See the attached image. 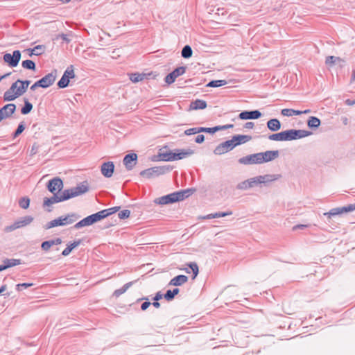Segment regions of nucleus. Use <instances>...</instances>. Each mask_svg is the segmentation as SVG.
<instances>
[{"mask_svg": "<svg viewBox=\"0 0 355 355\" xmlns=\"http://www.w3.org/2000/svg\"><path fill=\"white\" fill-rule=\"evenodd\" d=\"M88 190L89 187L87 184L86 182L82 183L74 188L64 190L60 195H53L51 198H45L44 199V206L50 207L55 203L62 202L69 198L82 195L87 192Z\"/></svg>", "mask_w": 355, "mask_h": 355, "instance_id": "1", "label": "nucleus"}, {"mask_svg": "<svg viewBox=\"0 0 355 355\" xmlns=\"http://www.w3.org/2000/svg\"><path fill=\"white\" fill-rule=\"evenodd\" d=\"M31 82L29 80H17L4 92L3 101H12L21 96L27 90Z\"/></svg>", "mask_w": 355, "mask_h": 355, "instance_id": "2", "label": "nucleus"}, {"mask_svg": "<svg viewBox=\"0 0 355 355\" xmlns=\"http://www.w3.org/2000/svg\"><path fill=\"white\" fill-rule=\"evenodd\" d=\"M191 194L190 189L182 190L174 192L166 196H164L154 200V202L157 205H164L182 201Z\"/></svg>", "mask_w": 355, "mask_h": 355, "instance_id": "3", "label": "nucleus"}, {"mask_svg": "<svg viewBox=\"0 0 355 355\" xmlns=\"http://www.w3.org/2000/svg\"><path fill=\"white\" fill-rule=\"evenodd\" d=\"M252 137L248 135L234 136L231 140L227 141L222 144L220 146H218L216 149V152L218 154L227 152L228 150L232 149L234 146L241 144H244L250 141Z\"/></svg>", "mask_w": 355, "mask_h": 355, "instance_id": "4", "label": "nucleus"}, {"mask_svg": "<svg viewBox=\"0 0 355 355\" xmlns=\"http://www.w3.org/2000/svg\"><path fill=\"white\" fill-rule=\"evenodd\" d=\"M193 154L191 150L178 149L175 152L168 150L159 153V158L162 161L171 162L182 159Z\"/></svg>", "mask_w": 355, "mask_h": 355, "instance_id": "5", "label": "nucleus"}, {"mask_svg": "<svg viewBox=\"0 0 355 355\" xmlns=\"http://www.w3.org/2000/svg\"><path fill=\"white\" fill-rule=\"evenodd\" d=\"M268 176H258L253 178L248 179L245 181H243L239 184L238 189H242V190H246L250 188L254 187L256 185L261 183H264L267 181H268Z\"/></svg>", "mask_w": 355, "mask_h": 355, "instance_id": "6", "label": "nucleus"}, {"mask_svg": "<svg viewBox=\"0 0 355 355\" xmlns=\"http://www.w3.org/2000/svg\"><path fill=\"white\" fill-rule=\"evenodd\" d=\"M284 141H290L308 136L309 134L304 130H288L283 131Z\"/></svg>", "mask_w": 355, "mask_h": 355, "instance_id": "7", "label": "nucleus"}, {"mask_svg": "<svg viewBox=\"0 0 355 355\" xmlns=\"http://www.w3.org/2000/svg\"><path fill=\"white\" fill-rule=\"evenodd\" d=\"M33 217L30 216H25L21 219L15 222L12 225L6 227L5 231L6 232H10L18 228L25 227L29 225L33 221Z\"/></svg>", "mask_w": 355, "mask_h": 355, "instance_id": "8", "label": "nucleus"}, {"mask_svg": "<svg viewBox=\"0 0 355 355\" xmlns=\"http://www.w3.org/2000/svg\"><path fill=\"white\" fill-rule=\"evenodd\" d=\"M101 220H102L101 215L99 214V212H97L94 214H92L83 218V220L77 223L75 225V227L78 229L85 226H89Z\"/></svg>", "mask_w": 355, "mask_h": 355, "instance_id": "9", "label": "nucleus"}, {"mask_svg": "<svg viewBox=\"0 0 355 355\" xmlns=\"http://www.w3.org/2000/svg\"><path fill=\"white\" fill-rule=\"evenodd\" d=\"M20 58L21 53L18 50L13 51L12 55H11L10 53H6L3 55L4 62L12 67H15L18 64Z\"/></svg>", "mask_w": 355, "mask_h": 355, "instance_id": "10", "label": "nucleus"}, {"mask_svg": "<svg viewBox=\"0 0 355 355\" xmlns=\"http://www.w3.org/2000/svg\"><path fill=\"white\" fill-rule=\"evenodd\" d=\"M164 173V169L162 167H152L142 171L140 175L145 178H153Z\"/></svg>", "mask_w": 355, "mask_h": 355, "instance_id": "11", "label": "nucleus"}, {"mask_svg": "<svg viewBox=\"0 0 355 355\" xmlns=\"http://www.w3.org/2000/svg\"><path fill=\"white\" fill-rule=\"evenodd\" d=\"M47 187L53 195H58L63 187V182L61 179L55 178L49 182Z\"/></svg>", "mask_w": 355, "mask_h": 355, "instance_id": "12", "label": "nucleus"}, {"mask_svg": "<svg viewBox=\"0 0 355 355\" xmlns=\"http://www.w3.org/2000/svg\"><path fill=\"white\" fill-rule=\"evenodd\" d=\"M16 105L14 103H9L0 109V121L11 116L15 112Z\"/></svg>", "mask_w": 355, "mask_h": 355, "instance_id": "13", "label": "nucleus"}, {"mask_svg": "<svg viewBox=\"0 0 355 355\" xmlns=\"http://www.w3.org/2000/svg\"><path fill=\"white\" fill-rule=\"evenodd\" d=\"M186 71V67H180L168 74L165 78V82L170 85L175 82V79L180 76L184 74Z\"/></svg>", "mask_w": 355, "mask_h": 355, "instance_id": "14", "label": "nucleus"}, {"mask_svg": "<svg viewBox=\"0 0 355 355\" xmlns=\"http://www.w3.org/2000/svg\"><path fill=\"white\" fill-rule=\"evenodd\" d=\"M137 155L135 153L126 155L123 159V164L128 170H131L137 164Z\"/></svg>", "mask_w": 355, "mask_h": 355, "instance_id": "15", "label": "nucleus"}, {"mask_svg": "<svg viewBox=\"0 0 355 355\" xmlns=\"http://www.w3.org/2000/svg\"><path fill=\"white\" fill-rule=\"evenodd\" d=\"M114 169V165L113 162H108L103 163L101 166V173L106 178H110Z\"/></svg>", "mask_w": 355, "mask_h": 355, "instance_id": "16", "label": "nucleus"}, {"mask_svg": "<svg viewBox=\"0 0 355 355\" xmlns=\"http://www.w3.org/2000/svg\"><path fill=\"white\" fill-rule=\"evenodd\" d=\"M261 112L258 110H254L250 112L245 111L239 114V118L242 120L257 119H259L261 116Z\"/></svg>", "mask_w": 355, "mask_h": 355, "instance_id": "17", "label": "nucleus"}, {"mask_svg": "<svg viewBox=\"0 0 355 355\" xmlns=\"http://www.w3.org/2000/svg\"><path fill=\"white\" fill-rule=\"evenodd\" d=\"M55 80V76H53L52 73H49L38 80V84H40L41 87L46 88L51 86L54 83Z\"/></svg>", "mask_w": 355, "mask_h": 355, "instance_id": "18", "label": "nucleus"}, {"mask_svg": "<svg viewBox=\"0 0 355 355\" xmlns=\"http://www.w3.org/2000/svg\"><path fill=\"white\" fill-rule=\"evenodd\" d=\"M187 281L188 277L186 275H180L171 279L168 284L170 286H178L183 285L184 284L187 282Z\"/></svg>", "mask_w": 355, "mask_h": 355, "instance_id": "19", "label": "nucleus"}, {"mask_svg": "<svg viewBox=\"0 0 355 355\" xmlns=\"http://www.w3.org/2000/svg\"><path fill=\"white\" fill-rule=\"evenodd\" d=\"M261 154L263 156V163L274 160L279 156L278 150H268V151L261 153Z\"/></svg>", "mask_w": 355, "mask_h": 355, "instance_id": "20", "label": "nucleus"}, {"mask_svg": "<svg viewBox=\"0 0 355 355\" xmlns=\"http://www.w3.org/2000/svg\"><path fill=\"white\" fill-rule=\"evenodd\" d=\"M78 218H79V216L75 214H68L65 216L60 217L63 226L73 223L78 219Z\"/></svg>", "mask_w": 355, "mask_h": 355, "instance_id": "21", "label": "nucleus"}, {"mask_svg": "<svg viewBox=\"0 0 355 355\" xmlns=\"http://www.w3.org/2000/svg\"><path fill=\"white\" fill-rule=\"evenodd\" d=\"M344 62L345 61L343 59L335 56H328L325 60L326 64L330 67L334 64L342 66Z\"/></svg>", "mask_w": 355, "mask_h": 355, "instance_id": "22", "label": "nucleus"}, {"mask_svg": "<svg viewBox=\"0 0 355 355\" xmlns=\"http://www.w3.org/2000/svg\"><path fill=\"white\" fill-rule=\"evenodd\" d=\"M207 107V103L203 100L197 99L190 105L191 110L205 109Z\"/></svg>", "mask_w": 355, "mask_h": 355, "instance_id": "23", "label": "nucleus"}, {"mask_svg": "<svg viewBox=\"0 0 355 355\" xmlns=\"http://www.w3.org/2000/svg\"><path fill=\"white\" fill-rule=\"evenodd\" d=\"M267 126L272 131H277L281 128V123L278 119H272L268 121Z\"/></svg>", "mask_w": 355, "mask_h": 355, "instance_id": "24", "label": "nucleus"}, {"mask_svg": "<svg viewBox=\"0 0 355 355\" xmlns=\"http://www.w3.org/2000/svg\"><path fill=\"white\" fill-rule=\"evenodd\" d=\"M133 284L132 282H130L123 285V286L119 289L114 291L113 295L116 297H119L121 295L126 292V291Z\"/></svg>", "mask_w": 355, "mask_h": 355, "instance_id": "25", "label": "nucleus"}, {"mask_svg": "<svg viewBox=\"0 0 355 355\" xmlns=\"http://www.w3.org/2000/svg\"><path fill=\"white\" fill-rule=\"evenodd\" d=\"M80 243L81 241L79 240L74 241L70 245H68L67 247L62 251V254L64 257L69 255L72 251V250L78 246L80 244Z\"/></svg>", "mask_w": 355, "mask_h": 355, "instance_id": "26", "label": "nucleus"}, {"mask_svg": "<svg viewBox=\"0 0 355 355\" xmlns=\"http://www.w3.org/2000/svg\"><path fill=\"white\" fill-rule=\"evenodd\" d=\"M118 210H119V207H112L110 209L100 211L98 212H99V214L101 215V219H103L105 217L109 216L110 215H112L114 213L116 212Z\"/></svg>", "mask_w": 355, "mask_h": 355, "instance_id": "27", "label": "nucleus"}, {"mask_svg": "<svg viewBox=\"0 0 355 355\" xmlns=\"http://www.w3.org/2000/svg\"><path fill=\"white\" fill-rule=\"evenodd\" d=\"M24 106L21 110L22 114H27L33 110V105L28 101L27 98H24Z\"/></svg>", "mask_w": 355, "mask_h": 355, "instance_id": "28", "label": "nucleus"}, {"mask_svg": "<svg viewBox=\"0 0 355 355\" xmlns=\"http://www.w3.org/2000/svg\"><path fill=\"white\" fill-rule=\"evenodd\" d=\"M146 78V74L144 73H131L130 75V79L133 83H138L142 81Z\"/></svg>", "mask_w": 355, "mask_h": 355, "instance_id": "29", "label": "nucleus"}, {"mask_svg": "<svg viewBox=\"0 0 355 355\" xmlns=\"http://www.w3.org/2000/svg\"><path fill=\"white\" fill-rule=\"evenodd\" d=\"M239 162L245 165L255 164L253 154L241 158Z\"/></svg>", "mask_w": 355, "mask_h": 355, "instance_id": "30", "label": "nucleus"}, {"mask_svg": "<svg viewBox=\"0 0 355 355\" xmlns=\"http://www.w3.org/2000/svg\"><path fill=\"white\" fill-rule=\"evenodd\" d=\"M342 214V210L340 207H336L331 209L329 211L324 213V215L327 217L328 219H330L331 216L340 215Z\"/></svg>", "mask_w": 355, "mask_h": 355, "instance_id": "31", "label": "nucleus"}, {"mask_svg": "<svg viewBox=\"0 0 355 355\" xmlns=\"http://www.w3.org/2000/svg\"><path fill=\"white\" fill-rule=\"evenodd\" d=\"M307 125L309 128H318L320 125V120L315 116H311L308 120Z\"/></svg>", "mask_w": 355, "mask_h": 355, "instance_id": "32", "label": "nucleus"}, {"mask_svg": "<svg viewBox=\"0 0 355 355\" xmlns=\"http://www.w3.org/2000/svg\"><path fill=\"white\" fill-rule=\"evenodd\" d=\"M180 290L179 288H174L173 291L168 290L164 295V298L167 301H170L174 298V297L178 294Z\"/></svg>", "mask_w": 355, "mask_h": 355, "instance_id": "33", "label": "nucleus"}, {"mask_svg": "<svg viewBox=\"0 0 355 355\" xmlns=\"http://www.w3.org/2000/svg\"><path fill=\"white\" fill-rule=\"evenodd\" d=\"M227 84V81L225 80H212L207 84V87H218L220 86L225 85Z\"/></svg>", "mask_w": 355, "mask_h": 355, "instance_id": "34", "label": "nucleus"}, {"mask_svg": "<svg viewBox=\"0 0 355 355\" xmlns=\"http://www.w3.org/2000/svg\"><path fill=\"white\" fill-rule=\"evenodd\" d=\"M192 53L191 46L186 45L182 50V56L184 58H189L192 56Z\"/></svg>", "mask_w": 355, "mask_h": 355, "instance_id": "35", "label": "nucleus"}, {"mask_svg": "<svg viewBox=\"0 0 355 355\" xmlns=\"http://www.w3.org/2000/svg\"><path fill=\"white\" fill-rule=\"evenodd\" d=\"M21 66L28 69H33L34 70L35 69V62L30 60H26L22 62Z\"/></svg>", "mask_w": 355, "mask_h": 355, "instance_id": "36", "label": "nucleus"}, {"mask_svg": "<svg viewBox=\"0 0 355 355\" xmlns=\"http://www.w3.org/2000/svg\"><path fill=\"white\" fill-rule=\"evenodd\" d=\"M57 226H63L62 225V223L61 222V219L59 218H55L51 221H50L49 223H48L47 224V228L48 229H50V228H52V227H57Z\"/></svg>", "mask_w": 355, "mask_h": 355, "instance_id": "37", "label": "nucleus"}, {"mask_svg": "<svg viewBox=\"0 0 355 355\" xmlns=\"http://www.w3.org/2000/svg\"><path fill=\"white\" fill-rule=\"evenodd\" d=\"M188 266L190 268V269L193 272V279H194L197 277L198 272H199L198 266L197 263H194V262L189 263L188 264Z\"/></svg>", "mask_w": 355, "mask_h": 355, "instance_id": "38", "label": "nucleus"}, {"mask_svg": "<svg viewBox=\"0 0 355 355\" xmlns=\"http://www.w3.org/2000/svg\"><path fill=\"white\" fill-rule=\"evenodd\" d=\"M19 206L23 209H27L30 205V199L27 197L22 198L19 201Z\"/></svg>", "mask_w": 355, "mask_h": 355, "instance_id": "39", "label": "nucleus"}, {"mask_svg": "<svg viewBox=\"0 0 355 355\" xmlns=\"http://www.w3.org/2000/svg\"><path fill=\"white\" fill-rule=\"evenodd\" d=\"M64 76H65L66 78H67L68 79H71V78H74L75 76V74H74V71H73V68L72 66H71L70 67H68L66 71H64V74H63Z\"/></svg>", "mask_w": 355, "mask_h": 355, "instance_id": "40", "label": "nucleus"}, {"mask_svg": "<svg viewBox=\"0 0 355 355\" xmlns=\"http://www.w3.org/2000/svg\"><path fill=\"white\" fill-rule=\"evenodd\" d=\"M69 79H68L65 76H62L61 79L59 80L58 85L60 88H64L69 85Z\"/></svg>", "mask_w": 355, "mask_h": 355, "instance_id": "41", "label": "nucleus"}, {"mask_svg": "<svg viewBox=\"0 0 355 355\" xmlns=\"http://www.w3.org/2000/svg\"><path fill=\"white\" fill-rule=\"evenodd\" d=\"M44 49V48L43 46H41V45L36 46L33 49H31V55L32 54L36 55H40L43 53Z\"/></svg>", "mask_w": 355, "mask_h": 355, "instance_id": "42", "label": "nucleus"}, {"mask_svg": "<svg viewBox=\"0 0 355 355\" xmlns=\"http://www.w3.org/2000/svg\"><path fill=\"white\" fill-rule=\"evenodd\" d=\"M340 208L342 210V214L352 212L355 210V204H349Z\"/></svg>", "mask_w": 355, "mask_h": 355, "instance_id": "43", "label": "nucleus"}, {"mask_svg": "<svg viewBox=\"0 0 355 355\" xmlns=\"http://www.w3.org/2000/svg\"><path fill=\"white\" fill-rule=\"evenodd\" d=\"M268 138L269 139L272 141H284L282 132L276 134H272L270 135Z\"/></svg>", "mask_w": 355, "mask_h": 355, "instance_id": "44", "label": "nucleus"}, {"mask_svg": "<svg viewBox=\"0 0 355 355\" xmlns=\"http://www.w3.org/2000/svg\"><path fill=\"white\" fill-rule=\"evenodd\" d=\"M253 155L255 164H260L263 163L261 153H254Z\"/></svg>", "mask_w": 355, "mask_h": 355, "instance_id": "45", "label": "nucleus"}, {"mask_svg": "<svg viewBox=\"0 0 355 355\" xmlns=\"http://www.w3.org/2000/svg\"><path fill=\"white\" fill-rule=\"evenodd\" d=\"M130 215V211L128 209H124L120 211L118 214L119 218L120 219H125L128 218Z\"/></svg>", "mask_w": 355, "mask_h": 355, "instance_id": "46", "label": "nucleus"}, {"mask_svg": "<svg viewBox=\"0 0 355 355\" xmlns=\"http://www.w3.org/2000/svg\"><path fill=\"white\" fill-rule=\"evenodd\" d=\"M19 264H20V260H19V259H11V260H8V263H7V265L3 266V267H6V269L7 268L15 266H17V265H19Z\"/></svg>", "mask_w": 355, "mask_h": 355, "instance_id": "47", "label": "nucleus"}, {"mask_svg": "<svg viewBox=\"0 0 355 355\" xmlns=\"http://www.w3.org/2000/svg\"><path fill=\"white\" fill-rule=\"evenodd\" d=\"M281 113L283 116H293L294 110L285 108V109L282 110Z\"/></svg>", "mask_w": 355, "mask_h": 355, "instance_id": "48", "label": "nucleus"}, {"mask_svg": "<svg viewBox=\"0 0 355 355\" xmlns=\"http://www.w3.org/2000/svg\"><path fill=\"white\" fill-rule=\"evenodd\" d=\"M199 132H200V130H199V128H189L186 130L184 132L185 135H195Z\"/></svg>", "mask_w": 355, "mask_h": 355, "instance_id": "49", "label": "nucleus"}, {"mask_svg": "<svg viewBox=\"0 0 355 355\" xmlns=\"http://www.w3.org/2000/svg\"><path fill=\"white\" fill-rule=\"evenodd\" d=\"M53 245V243L51 241H44L42 243V250L47 251L50 249L51 246Z\"/></svg>", "mask_w": 355, "mask_h": 355, "instance_id": "50", "label": "nucleus"}, {"mask_svg": "<svg viewBox=\"0 0 355 355\" xmlns=\"http://www.w3.org/2000/svg\"><path fill=\"white\" fill-rule=\"evenodd\" d=\"M24 129H25V127H24V124L20 123L18 125V127L14 134V137H17V136H19L24 130Z\"/></svg>", "mask_w": 355, "mask_h": 355, "instance_id": "51", "label": "nucleus"}, {"mask_svg": "<svg viewBox=\"0 0 355 355\" xmlns=\"http://www.w3.org/2000/svg\"><path fill=\"white\" fill-rule=\"evenodd\" d=\"M231 214V213H216L215 214H210L208 218H219V217H223L227 215Z\"/></svg>", "mask_w": 355, "mask_h": 355, "instance_id": "52", "label": "nucleus"}, {"mask_svg": "<svg viewBox=\"0 0 355 355\" xmlns=\"http://www.w3.org/2000/svg\"><path fill=\"white\" fill-rule=\"evenodd\" d=\"M233 126H234L233 124H228V125H225L223 126H216V127H214V130H220L232 128H233Z\"/></svg>", "mask_w": 355, "mask_h": 355, "instance_id": "53", "label": "nucleus"}, {"mask_svg": "<svg viewBox=\"0 0 355 355\" xmlns=\"http://www.w3.org/2000/svg\"><path fill=\"white\" fill-rule=\"evenodd\" d=\"M200 130V132H211L214 133L216 130H214V128H199Z\"/></svg>", "mask_w": 355, "mask_h": 355, "instance_id": "54", "label": "nucleus"}, {"mask_svg": "<svg viewBox=\"0 0 355 355\" xmlns=\"http://www.w3.org/2000/svg\"><path fill=\"white\" fill-rule=\"evenodd\" d=\"M204 140L205 136L203 135H198L195 139L196 142L198 144L202 143Z\"/></svg>", "mask_w": 355, "mask_h": 355, "instance_id": "55", "label": "nucleus"}, {"mask_svg": "<svg viewBox=\"0 0 355 355\" xmlns=\"http://www.w3.org/2000/svg\"><path fill=\"white\" fill-rule=\"evenodd\" d=\"M151 304V303L148 301H146L144 302L141 306V309L142 311H145L146 310L149 306Z\"/></svg>", "mask_w": 355, "mask_h": 355, "instance_id": "56", "label": "nucleus"}, {"mask_svg": "<svg viewBox=\"0 0 355 355\" xmlns=\"http://www.w3.org/2000/svg\"><path fill=\"white\" fill-rule=\"evenodd\" d=\"M162 298V295L161 294V293H157L155 296L153 297V300L154 301H159V300H161Z\"/></svg>", "mask_w": 355, "mask_h": 355, "instance_id": "57", "label": "nucleus"}, {"mask_svg": "<svg viewBox=\"0 0 355 355\" xmlns=\"http://www.w3.org/2000/svg\"><path fill=\"white\" fill-rule=\"evenodd\" d=\"M308 226H309V225H295V226H294V227H293V230H297V229H300V228H301V229H302V228H304V227H308Z\"/></svg>", "mask_w": 355, "mask_h": 355, "instance_id": "58", "label": "nucleus"}, {"mask_svg": "<svg viewBox=\"0 0 355 355\" xmlns=\"http://www.w3.org/2000/svg\"><path fill=\"white\" fill-rule=\"evenodd\" d=\"M345 103L347 105H354L355 104V100H350V99H347L345 101Z\"/></svg>", "mask_w": 355, "mask_h": 355, "instance_id": "59", "label": "nucleus"}, {"mask_svg": "<svg viewBox=\"0 0 355 355\" xmlns=\"http://www.w3.org/2000/svg\"><path fill=\"white\" fill-rule=\"evenodd\" d=\"M253 127H254V123H252V122H248L245 124V128L251 129Z\"/></svg>", "mask_w": 355, "mask_h": 355, "instance_id": "60", "label": "nucleus"}, {"mask_svg": "<svg viewBox=\"0 0 355 355\" xmlns=\"http://www.w3.org/2000/svg\"><path fill=\"white\" fill-rule=\"evenodd\" d=\"M33 285V284H27V283H24V284H17V287H20V286H22V287H24V288H28V287H30Z\"/></svg>", "mask_w": 355, "mask_h": 355, "instance_id": "61", "label": "nucleus"}, {"mask_svg": "<svg viewBox=\"0 0 355 355\" xmlns=\"http://www.w3.org/2000/svg\"><path fill=\"white\" fill-rule=\"evenodd\" d=\"M51 241L53 243V245H58L62 243V240L59 238L55 240H51Z\"/></svg>", "mask_w": 355, "mask_h": 355, "instance_id": "62", "label": "nucleus"}, {"mask_svg": "<svg viewBox=\"0 0 355 355\" xmlns=\"http://www.w3.org/2000/svg\"><path fill=\"white\" fill-rule=\"evenodd\" d=\"M38 87H40V85L38 84V81H37L31 87V89L35 90Z\"/></svg>", "mask_w": 355, "mask_h": 355, "instance_id": "63", "label": "nucleus"}, {"mask_svg": "<svg viewBox=\"0 0 355 355\" xmlns=\"http://www.w3.org/2000/svg\"><path fill=\"white\" fill-rule=\"evenodd\" d=\"M155 308H159L160 306V304L157 301H155L152 304Z\"/></svg>", "mask_w": 355, "mask_h": 355, "instance_id": "64", "label": "nucleus"}]
</instances>
